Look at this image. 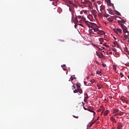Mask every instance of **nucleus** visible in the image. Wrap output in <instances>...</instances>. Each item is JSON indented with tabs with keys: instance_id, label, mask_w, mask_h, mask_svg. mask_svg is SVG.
<instances>
[{
	"instance_id": "nucleus-21",
	"label": "nucleus",
	"mask_w": 129,
	"mask_h": 129,
	"mask_svg": "<svg viewBox=\"0 0 129 129\" xmlns=\"http://www.w3.org/2000/svg\"><path fill=\"white\" fill-rule=\"evenodd\" d=\"M99 41H100V42H104V39H103V38H100L99 39Z\"/></svg>"
},
{
	"instance_id": "nucleus-5",
	"label": "nucleus",
	"mask_w": 129,
	"mask_h": 129,
	"mask_svg": "<svg viewBox=\"0 0 129 129\" xmlns=\"http://www.w3.org/2000/svg\"><path fill=\"white\" fill-rule=\"evenodd\" d=\"M123 35L125 38V40L128 39V41H129V32L127 31L124 32Z\"/></svg>"
},
{
	"instance_id": "nucleus-20",
	"label": "nucleus",
	"mask_w": 129,
	"mask_h": 129,
	"mask_svg": "<svg viewBox=\"0 0 129 129\" xmlns=\"http://www.w3.org/2000/svg\"><path fill=\"white\" fill-rule=\"evenodd\" d=\"M101 73H102L101 72H100L99 71H97V72H96V74H98L100 76H101Z\"/></svg>"
},
{
	"instance_id": "nucleus-1",
	"label": "nucleus",
	"mask_w": 129,
	"mask_h": 129,
	"mask_svg": "<svg viewBox=\"0 0 129 129\" xmlns=\"http://www.w3.org/2000/svg\"><path fill=\"white\" fill-rule=\"evenodd\" d=\"M85 23L89 28V33L95 34V33H94V31L95 30L96 24L95 23H93L92 22H89L88 21H85Z\"/></svg>"
},
{
	"instance_id": "nucleus-37",
	"label": "nucleus",
	"mask_w": 129,
	"mask_h": 129,
	"mask_svg": "<svg viewBox=\"0 0 129 129\" xmlns=\"http://www.w3.org/2000/svg\"><path fill=\"white\" fill-rule=\"evenodd\" d=\"M83 108L85 110H87V108H86L85 107L83 106Z\"/></svg>"
},
{
	"instance_id": "nucleus-55",
	"label": "nucleus",
	"mask_w": 129,
	"mask_h": 129,
	"mask_svg": "<svg viewBox=\"0 0 129 129\" xmlns=\"http://www.w3.org/2000/svg\"><path fill=\"white\" fill-rule=\"evenodd\" d=\"M102 52H104V50H102Z\"/></svg>"
},
{
	"instance_id": "nucleus-26",
	"label": "nucleus",
	"mask_w": 129,
	"mask_h": 129,
	"mask_svg": "<svg viewBox=\"0 0 129 129\" xmlns=\"http://www.w3.org/2000/svg\"><path fill=\"white\" fill-rule=\"evenodd\" d=\"M105 7L104 6H102V7L101 8V10H105Z\"/></svg>"
},
{
	"instance_id": "nucleus-13",
	"label": "nucleus",
	"mask_w": 129,
	"mask_h": 129,
	"mask_svg": "<svg viewBox=\"0 0 129 129\" xmlns=\"http://www.w3.org/2000/svg\"><path fill=\"white\" fill-rule=\"evenodd\" d=\"M62 12V9L60 8H59L57 9V12L59 13V14H61V13Z\"/></svg>"
},
{
	"instance_id": "nucleus-40",
	"label": "nucleus",
	"mask_w": 129,
	"mask_h": 129,
	"mask_svg": "<svg viewBox=\"0 0 129 129\" xmlns=\"http://www.w3.org/2000/svg\"><path fill=\"white\" fill-rule=\"evenodd\" d=\"M79 26H81L83 27V25L82 24H79Z\"/></svg>"
},
{
	"instance_id": "nucleus-34",
	"label": "nucleus",
	"mask_w": 129,
	"mask_h": 129,
	"mask_svg": "<svg viewBox=\"0 0 129 129\" xmlns=\"http://www.w3.org/2000/svg\"><path fill=\"white\" fill-rule=\"evenodd\" d=\"M102 66L104 67H106V65L105 64H103Z\"/></svg>"
},
{
	"instance_id": "nucleus-39",
	"label": "nucleus",
	"mask_w": 129,
	"mask_h": 129,
	"mask_svg": "<svg viewBox=\"0 0 129 129\" xmlns=\"http://www.w3.org/2000/svg\"><path fill=\"white\" fill-rule=\"evenodd\" d=\"M91 123V125H93V124H94L95 123V122H92Z\"/></svg>"
},
{
	"instance_id": "nucleus-42",
	"label": "nucleus",
	"mask_w": 129,
	"mask_h": 129,
	"mask_svg": "<svg viewBox=\"0 0 129 129\" xmlns=\"http://www.w3.org/2000/svg\"><path fill=\"white\" fill-rule=\"evenodd\" d=\"M113 69H114V71H116V68H114Z\"/></svg>"
},
{
	"instance_id": "nucleus-43",
	"label": "nucleus",
	"mask_w": 129,
	"mask_h": 129,
	"mask_svg": "<svg viewBox=\"0 0 129 129\" xmlns=\"http://www.w3.org/2000/svg\"><path fill=\"white\" fill-rule=\"evenodd\" d=\"M63 70H64V71H67L66 69H65V68H63Z\"/></svg>"
},
{
	"instance_id": "nucleus-25",
	"label": "nucleus",
	"mask_w": 129,
	"mask_h": 129,
	"mask_svg": "<svg viewBox=\"0 0 129 129\" xmlns=\"http://www.w3.org/2000/svg\"><path fill=\"white\" fill-rule=\"evenodd\" d=\"M116 14H117L118 15L120 16V13L119 12L116 11Z\"/></svg>"
},
{
	"instance_id": "nucleus-23",
	"label": "nucleus",
	"mask_w": 129,
	"mask_h": 129,
	"mask_svg": "<svg viewBox=\"0 0 129 129\" xmlns=\"http://www.w3.org/2000/svg\"><path fill=\"white\" fill-rule=\"evenodd\" d=\"M79 92V90L77 89H75L74 91V93H77L78 92Z\"/></svg>"
},
{
	"instance_id": "nucleus-15",
	"label": "nucleus",
	"mask_w": 129,
	"mask_h": 129,
	"mask_svg": "<svg viewBox=\"0 0 129 129\" xmlns=\"http://www.w3.org/2000/svg\"><path fill=\"white\" fill-rule=\"evenodd\" d=\"M76 86L77 87V88H79V89L81 88V84H80V83H77V84H76Z\"/></svg>"
},
{
	"instance_id": "nucleus-46",
	"label": "nucleus",
	"mask_w": 129,
	"mask_h": 129,
	"mask_svg": "<svg viewBox=\"0 0 129 129\" xmlns=\"http://www.w3.org/2000/svg\"><path fill=\"white\" fill-rule=\"evenodd\" d=\"M92 125H91V123L90 124V127H91V126H92Z\"/></svg>"
},
{
	"instance_id": "nucleus-45",
	"label": "nucleus",
	"mask_w": 129,
	"mask_h": 129,
	"mask_svg": "<svg viewBox=\"0 0 129 129\" xmlns=\"http://www.w3.org/2000/svg\"><path fill=\"white\" fill-rule=\"evenodd\" d=\"M100 44H102V42H100Z\"/></svg>"
},
{
	"instance_id": "nucleus-44",
	"label": "nucleus",
	"mask_w": 129,
	"mask_h": 129,
	"mask_svg": "<svg viewBox=\"0 0 129 129\" xmlns=\"http://www.w3.org/2000/svg\"><path fill=\"white\" fill-rule=\"evenodd\" d=\"M92 2H94L95 0H91Z\"/></svg>"
},
{
	"instance_id": "nucleus-28",
	"label": "nucleus",
	"mask_w": 129,
	"mask_h": 129,
	"mask_svg": "<svg viewBox=\"0 0 129 129\" xmlns=\"http://www.w3.org/2000/svg\"><path fill=\"white\" fill-rule=\"evenodd\" d=\"M73 116L74 117H75V118H79V117H78V116H75V115H73Z\"/></svg>"
},
{
	"instance_id": "nucleus-4",
	"label": "nucleus",
	"mask_w": 129,
	"mask_h": 129,
	"mask_svg": "<svg viewBox=\"0 0 129 129\" xmlns=\"http://www.w3.org/2000/svg\"><path fill=\"white\" fill-rule=\"evenodd\" d=\"M70 4H71V6H72V7H70V8H69V10H70V12H72V20H73V17H74V8H77V5L73 4L72 2H70Z\"/></svg>"
},
{
	"instance_id": "nucleus-57",
	"label": "nucleus",
	"mask_w": 129,
	"mask_h": 129,
	"mask_svg": "<svg viewBox=\"0 0 129 129\" xmlns=\"http://www.w3.org/2000/svg\"><path fill=\"white\" fill-rule=\"evenodd\" d=\"M82 103H83V104H84V103L83 102H82Z\"/></svg>"
},
{
	"instance_id": "nucleus-8",
	"label": "nucleus",
	"mask_w": 129,
	"mask_h": 129,
	"mask_svg": "<svg viewBox=\"0 0 129 129\" xmlns=\"http://www.w3.org/2000/svg\"><path fill=\"white\" fill-rule=\"evenodd\" d=\"M79 19H81V20L79 21V23H81L82 21H84V22H85V21L86 20V18L83 16H79Z\"/></svg>"
},
{
	"instance_id": "nucleus-18",
	"label": "nucleus",
	"mask_w": 129,
	"mask_h": 129,
	"mask_svg": "<svg viewBox=\"0 0 129 129\" xmlns=\"http://www.w3.org/2000/svg\"><path fill=\"white\" fill-rule=\"evenodd\" d=\"M107 20H108L109 22H113V18H107Z\"/></svg>"
},
{
	"instance_id": "nucleus-33",
	"label": "nucleus",
	"mask_w": 129,
	"mask_h": 129,
	"mask_svg": "<svg viewBox=\"0 0 129 129\" xmlns=\"http://www.w3.org/2000/svg\"><path fill=\"white\" fill-rule=\"evenodd\" d=\"M84 84H85V85H86L87 84V82H86V81H84Z\"/></svg>"
},
{
	"instance_id": "nucleus-50",
	"label": "nucleus",
	"mask_w": 129,
	"mask_h": 129,
	"mask_svg": "<svg viewBox=\"0 0 129 129\" xmlns=\"http://www.w3.org/2000/svg\"><path fill=\"white\" fill-rule=\"evenodd\" d=\"M97 120H99V117H98V118H97Z\"/></svg>"
},
{
	"instance_id": "nucleus-48",
	"label": "nucleus",
	"mask_w": 129,
	"mask_h": 129,
	"mask_svg": "<svg viewBox=\"0 0 129 129\" xmlns=\"http://www.w3.org/2000/svg\"><path fill=\"white\" fill-rule=\"evenodd\" d=\"M61 42H64V40H61Z\"/></svg>"
},
{
	"instance_id": "nucleus-56",
	"label": "nucleus",
	"mask_w": 129,
	"mask_h": 129,
	"mask_svg": "<svg viewBox=\"0 0 129 129\" xmlns=\"http://www.w3.org/2000/svg\"><path fill=\"white\" fill-rule=\"evenodd\" d=\"M82 103H83V104H84V103L83 102H82Z\"/></svg>"
},
{
	"instance_id": "nucleus-19",
	"label": "nucleus",
	"mask_w": 129,
	"mask_h": 129,
	"mask_svg": "<svg viewBox=\"0 0 129 129\" xmlns=\"http://www.w3.org/2000/svg\"><path fill=\"white\" fill-rule=\"evenodd\" d=\"M85 98L86 99H88V98H89V97H88V94H87V93H85Z\"/></svg>"
},
{
	"instance_id": "nucleus-7",
	"label": "nucleus",
	"mask_w": 129,
	"mask_h": 129,
	"mask_svg": "<svg viewBox=\"0 0 129 129\" xmlns=\"http://www.w3.org/2000/svg\"><path fill=\"white\" fill-rule=\"evenodd\" d=\"M113 113H116L118 114V115H120V111L117 109H114L113 111Z\"/></svg>"
},
{
	"instance_id": "nucleus-51",
	"label": "nucleus",
	"mask_w": 129,
	"mask_h": 129,
	"mask_svg": "<svg viewBox=\"0 0 129 129\" xmlns=\"http://www.w3.org/2000/svg\"><path fill=\"white\" fill-rule=\"evenodd\" d=\"M127 77H128V79L129 80V76H128Z\"/></svg>"
},
{
	"instance_id": "nucleus-53",
	"label": "nucleus",
	"mask_w": 129,
	"mask_h": 129,
	"mask_svg": "<svg viewBox=\"0 0 129 129\" xmlns=\"http://www.w3.org/2000/svg\"><path fill=\"white\" fill-rule=\"evenodd\" d=\"M116 43V42H114V44H115Z\"/></svg>"
},
{
	"instance_id": "nucleus-30",
	"label": "nucleus",
	"mask_w": 129,
	"mask_h": 129,
	"mask_svg": "<svg viewBox=\"0 0 129 129\" xmlns=\"http://www.w3.org/2000/svg\"><path fill=\"white\" fill-rule=\"evenodd\" d=\"M61 67L62 68H65L66 67V64H63V65L61 66Z\"/></svg>"
},
{
	"instance_id": "nucleus-17",
	"label": "nucleus",
	"mask_w": 129,
	"mask_h": 129,
	"mask_svg": "<svg viewBox=\"0 0 129 129\" xmlns=\"http://www.w3.org/2000/svg\"><path fill=\"white\" fill-rule=\"evenodd\" d=\"M78 89V92L80 94L83 93V90L81 88H77Z\"/></svg>"
},
{
	"instance_id": "nucleus-12",
	"label": "nucleus",
	"mask_w": 129,
	"mask_h": 129,
	"mask_svg": "<svg viewBox=\"0 0 129 129\" xmlns=\"http://www.w3.org/2000/svg\"><path fill=\"white\" fill-rule=\"evenodd\" d=\"M109 110H107L105 111L104 112V116H107V114L109 113Z\"/></svg>"
},
{
	"instance_id": "nucleus-38",
	"label": "nucleus",
	"mask_w": 129,
	"mask_h": 129,
	"mask_svg": "<svg viewBox=\"0 0 129 129\" xmlns=\"http://www.w3.org/2000/svg\"><path fill=\"white\" fill-rule=\"evenodd\" d=\"M101 109H99V110H98V112H101Z\"/></svg>"
},
{
	"instance_id": "nucleus-16",
	"label": "nucleus",
	"mask_w": 129,
	"mask_h": 129,
	"mask_svg": "<svg viewBox=\"0 0 129 129\" xmlns=\"http://www.w3.org/2000/svg\"><path fill=\"white\" fill-rule=\"evenodd\" d=\"M78 22H79V20H78L77 18H76L75 19V22H74L75 24H78Z\"/></svg>"
},
{
	"instance_id": "nucleus-22",
	"label": "nucleus",
	"mask_w": 129,
	"mask_h": 129,
	"mask_svg": "<svg viewBox=\"0 0 129 129\" xmlns=\"http://www.w3.org/2000/svg\"><path fill=\"white\" fill-rule=\"evenodd\" d=\"M116 30L118 32H119V33H121V32H122V30L121 29H119V28H117V29H116Z\"/></svg>"
},
{
	"instance_id": "nucleus-6",
	"label": "nucleus",
	"mask_w": 129,
	"mask_h": 129,
	"mask_svg": "<svg viewBox=\"0 0 129 129\" xmlns=\"http://www.w3.org/2000/svg\"><path fill=\"white\" fill-rule=\"evenodd\" d=\"M123 126V124L121 122H118L117 129H121Z\"/></svg>"
},
{
	"instance_id": "nucleus-10",
	"label": "nucleus",
	"mask_w": 129,
	"mask_h": 129,
	"mask_svg": "<svg viewBox=\"0 0 129 129\" xmlns=\"http://www.w3.org/2000/svg\"><path fill=\"white\" fill-rule=\"evenodd\" d=\"M107 11L108 12L109 14H110V15L113 14L112 10L111 9H107Z\"/></svg>"
},
{
	"instance_id": "nucleus-3",
	"label": "nucleus",
	"mask_w": 129,
	"mask_h": 129,
	"mask_svg": "<svg viewBox=\"0 0 129 129\" xmlns=\"http://www.w3.org/2000/svg\"><path fill=\"white\" fill-rule=\"evenodd\" d=\"M96 33V34H98V35H105V32L104 31H102V30H100L98 28V26L97 25V24H96L95 29L94 30L93 33Z\"/></svg>"
},
{
	"instance_id": "nucleus-2",
	"label": "nucleus",
	"mask_w": 129,
	"mask_h": 129,
	"mask_svg": "<svg viewBox=\"0 0 129 129\" xmlns=\"http://www.w3.org/2000/svg\"><path fill=\"white\" fill-rule=\"evenodd\" d=\"M125 22V21L123 20H121L118 21V23L120 24V26L121 28H122V30L124 32V33L127 32V28L126 27V26L123 25V23H124Z\"/></svg>"
},
{
	"instance_id": "nucleus-24",
	"label": "nucleus",
	"mask_w": 129,
	"mask_h": 129,
	"mask_svg": "<svg viewBox=\"0 0 129 129\" xmlns=\"http://www.w3.org/2000/svg\"><path fill=\"white\" fill-rule=\"evenodd\" d=\"M120 78H122L124 76L123 74L122 73H120Z\"/></svg>"
},
{
	"instance_id": "nucleus-29",
	"label": "nucleus",
	"mask_w": 129,
	"mask_h": 129,
	"mask_svg": "<svg viewBox=\"0 0 129 129\" xmlns=\"http://www.w3.org/2000/svg\"><path fill=\"white\" fill-rule=\"evenodd\" d=\"M71 81H74V77H71Z\"/></svg>"
},
{
	"instance_id": "nucleus-36",
	"label": "nucleus",
	"mask_w": 129,
	"mask_h": 129,
	"mask_svg": "<svg viewBox=\"0 0 129 129\" xmlns=\"http://www.w3.org/2000/svg\"><path fill=\"white\" fill-rule=\"evenodd\" d=\"M100 55H101V56H103V53H100Z\"/></svg>"
},
{
	"instance_id": "nucleus-27",
	"label": "nucleus",
	"mask_w": 129,
	"mask_h": 129,
	"mask_svg": "<svg viewBox=\"0 0 129 129\" xmlns=\"http://www.w3.org/2000/svg\"><path fill=\"white\" fill-rule=\"evenodd\" d=\"M113 114H114V117H115V116L118 115V114H117V113H113Z\"/></svg>"
},
{
	"instance_id": "nucleus-14",
	"label": "nucleus",
	"mask_w": 129,
	"mask_h": 129,
	"mask_svg": "<svg viewBox=\"0 0 129 129\" xmlns=\"http://www.w3.org/2000/svg\"><path fill=\"white\" fill-rule=\"evenodd\" d=\"M88 111H89V112H93V114H94V115H95V114H96L95 111H94V110H92V109H88Z\"/></svg>"
},
{
	"instance_id": "nucleus-41",
	"label": "nucleus",
	"mask_w": 129,
	"mask_h": 129,
	"mask_svg": "<svg viewBox=\"0 0 129 129\" xmlns=\"http://www.w3.org/2000/svg\"><path fill=\"white\" fill-rule=\"evenodd\" d=\"M79 26H81L83 27V25L82 24H79Z\"/></svg>"
},
{
	"instance_id": "nucleus-11",
	"label": "nucleus",
	"mask_w": 129,
	"mask_h": 129,
	"mask_svg": "<svg viewBox=\"0 0 129 129\" xmlns=\"http://www.w3.org/2000/svg\"><path fill=\"white\" fill-rule=\"evenodd\" d=\"M110 120H111L112 122H114L115 123H116V120L115 118H114V117H111V118H110Z\"/></svg>"
},
{
	"instance_id": "nucleus-49",
	"label": "nucleus",
	"mask_w": 129,
	"mask_h": 129,
	"mask_svg": "<svg viewBox=\"0 0 129 129\" xmlns=\"http://www.w3.org/2000/svg\"><path fill=\"white\" fill-rule=\"evenodd\" d=\"M114 39L115 40H116V38L114 37Z\"/></svg>"
},
{
	"instance_id": "nucleus-47",
	"label": "nucleus",
	"mask_w": 129,
	"mask_h": 129,
	"mask_svg": "<svg viewBox=\"0 0 129 129\" xmlns=\"http://www.w3.org/2000/svg\"><path fill=\"white\" fill-rule=\"evenodd\" d=\"M125 65L126 66H127L128 64H127V63H126V64H125Z\"/></svg>"
},
{
	"instance_id": "nucleus-35",
	"label": "nucleus",
	"mask_w": 129,
	"mask_h": 129,
	"mask_svg": "<svg viewBox=\"0 0 129 129\" xmlns=\"http://www.w3.org/2000/svg\"><path fill=\"white\" fill-rule=\"evenodd\" d=\"M72 87L74 88V89H76V87L74 86V85H73V86H72Z\"/></svg>"
},
{
	"instance_id": "nucleus-32",
	"label": "nucleus",
	"mask_w": 129,
	"mask_h": 129,
	"mask_svg": "<svg viewBox=\"0 0 129 129\" xmlns=\"http://www.w3.org/2000/svg\"><path fill=\"white\" fill-rule=\"evenodd\" d=\"M87 99H86V98H85V97H84V101L85 102H86L87 101Z\"/></svg>"
},
{
	"instance_id": "nucleus-31",
	"label": "nucleus",
	"mask_w": 129,
	"mask_h": 129,
	"mask_svg": "<svg viewBox=\"0 0 129 129\" xmlns=\"http://www.w3.org/2000/svg\"><path fill=\"white\" fill-rule=\"evenodd\" d=\"M75 28H77V24H75Z\"/></svg>"
},
{
	"instance_id": "nucleus-9",
	"label": "nucleus",
	"mask_w": 129,
	"mask_h": 129,
	"mask_svg": "<svg viewBox=\"0 0 129 129\" xmlns=\"http://www.w3.org/2000/svg\"><path fill=\"white\" fill-rule=\"evenodd\" d=\"M80 1H81V3L83 4H88V0H80Z\"/></svg>"
},
{
	"instance_id": "nucleus-54",
	"label": "nucleus",
	"mask_w": 129,
	"mask_h": 129,
	"mask_svg": "<svg viewBox=\"0 0 129 129\" xmlns=\"http://www.w3.org/2000/svg\"><path fill=\"white\" fill-rule=\"evenodd\" d=\"M52 1H53V0H50V2H52Z\"/></svg>"
},
{
	"instance_id": "nucleus-58",
	"label": "nucleus",
	"mask_w": 129,
	"mask_h": 129,
	"mask_svg": "<svg viewBox=\"0 0 129 129\" xmlns=\"http://www.w3.org/2000/svg\"><path fill=\"white\" fill-rule=\"evenodd\" d=\"M105 17H107L106 16H105Z\"/></svg>"
},
{
	"instance_id": "nucleus-52",
	"label": "nucleus",
	"mask_w": 129,
	"mask_h": 129,
	"mask_svg": "<svg viewBox=\"0 0 129 129\" xmlns=\"http://www.w3.org/2000/svg\"><path fill=\"white\" fill-rule=\"evenodd\" d=\"M102 113H103V112H101V115H102Z\"/></svg>"
}]
</instances>
